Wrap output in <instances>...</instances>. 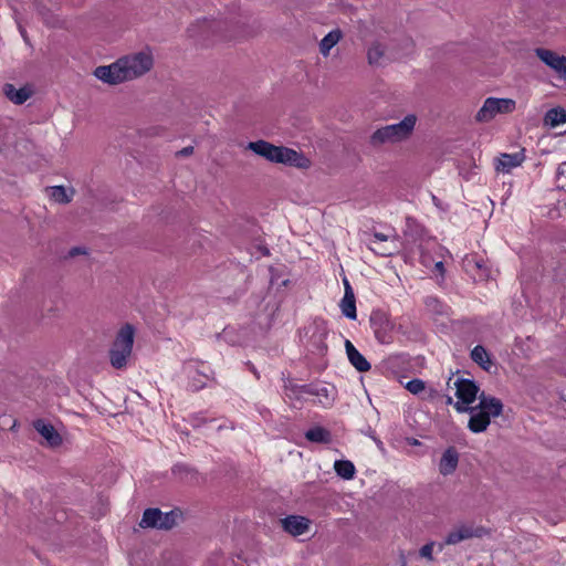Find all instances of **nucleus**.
<instances>
[{
  "mask_svg": "<svg viewBox=\"0 0 566 566\" xmlns=\"http://www.w3.org/2000/svg\"><path fill=\"white\" fill-rule=\"evenodd\" d=\"M453 406L458 412L471 413L468 428L474 433L484 432L490 426L491 418L499 417L503 411L502 401L484 391L479 395V403L475 407L462 406L460 402H454Z\"/></svg>",
  "mask_w": 566,
  "mask_h": 566,
  "instance_id": "obj_1",
  "label": "nucleus"
},
{
  "mask_svg": "<svg viewBox=\"0 0 566 566\" xmlns=\"http://www.w3.org/2000/svg\"><path fill=\"white\" fill-rule=\"evenodd\" d=\"M417 122L418 117L415 114H408L399 123L385 125L374 130L368 143L373 148L405 143L412 136Z\"/></svg>",
  "mask_w": 566,
  "mask_h": 566,
  "instance_id": "obj_2",
  "label": "nucleus"
},
{
  "mask_svg": "<svg viewBox=\"0 0 566 566\" xmlns=\"http://www.w3.org/2000/svg\"><path fill=\"white\" fill-rule=\"evenodd\" d=\"M247 149L275 164L306 169L311 161L302 153L284 146H275L266 140L250 142Z\"/></svg>",
  "mask_w": 566,
  "mask_h": 566,
  "instance_id": "obj_3",
  "label": "nucleus"
},
{
  "mask_svg": "<svg viewBox=\"0 0 566 566\" xmlns=\"http://www.w3.org/2000/svg\"><path fill=\"white\" fill-rule=\"evenodd\" d=\"M135 328L125 324L117 332L109 349V363L115 369H124L133 354Z\"/></svg>",
  "mask_w": 566,
  "mask_h": 566,
  "instance_id": "obj_4",
  "label": "nucleus"
},
{
  "mask_svg": "<svg viewBox=\"0 0 566 566\" xmlns=\"http://www.w3.org/2000/svg\"><path fill=\"white\" fill-rule=\"evenodd\" d=\"M122 64L124 78L133 81L148 73L154 66V56L150 50L130 53L118 59Z\"/></svg>",
  "mask_w": 566,
  "mask_h": 566,
  "instance_id": "obj_5",
  "label": "nucleus"
},
{
  "mask_svg": "<svg viewBox=\"0 0 566 566\" xmlns=\"http://www.w3.org/2000/svg\"><path fill=\"white\" fill-rule=\"evenodd\" d=\"M516 103L512 98L488 97L475 115L479 123H488L497 114H511L515 111Z\"/></svg>",
  "mask_w": 566,
  "mask_h": 566,
  "instance_id": "obj_6",
  "label": "nucleus"
},
{
  "mask_svg": "<svg viewBox=\"0 0 566 566\" xmlns=\"http://www.w3.org/2000/svg\"><path fill=\"white\" fill-rule=\"evenodd\" d=\"M490 534L483 526H475L473 523H459L452 527L444 538L446 545H457L460 542L471 538H482Z\"/></svg>",
  "mask_w": 566,
  "mask_h": 566,
  "instance_id": "obj_7",
  "label": "nucleus"
},
{
  "mask_svg": "<svg viewBox=\"0 0 566 566\" xmlns=\"http://www.w3.org/2000/svg\"><path fill=\"white\" fill-rule=\"evenodd\" d=\"M370 325L379 343H392L395 325L388 315L382 312H374L370 316Z\"/></svg>",
  "mask_w": 566,
  "mask_h": 566,
  "instance_id": "obj_8",
  "label": "nucleus"
},
{
  "mask_svg": "<svg viewBox=\"0 0 566 566\" xmlns=\"http://www.w3.org/2000/svg\"><path fill=\"white\" fill-rule=\"evenodd\" d=\"M535 54L545 65L555 71L560 78L566 80L565 55H559L556 52L544 48L535 49Z\"/></svg>",
  "mask_w": 566,
  "mask_h": 566,
  "instance_id": "obj_9",
  "label": "nucleus"
},
{
  "mask_svg": "<svg viewBox=\"0 0 566 566\" xmlns=\"http://www.w3.org/2000/svg\"><path fill=\"white\" fill-rule=\"evenodd\" d=\"M454 387L457 389L455 396L458 397V401L462 406L470 407V405L478 398L481 392L476 384L471 379L458 378L454 381Z\"/></svg>",
  "mask_w": 566,
  "mask_h": 566,
  "instance_id": "obj_10",
  "label": "nucleus"
},
{
  "mask_svg": "<svg viewBox=\"0 0 566 566\" xmlns=\"http://www.w3.org/2000/svg\"><path fill=\"white\" fill-rule=\"evenodd\" d=\"M122 64L117 60L116 62L109 65H101L94 70V75L101 80L102 82L109 85H117L123 82H126L124 78Z\"/></svg>",
  "mask_w": 566,
  "mask_h": 566,
  "instance_id": "obj_11",
  "label": "nucleus"
},
{
  "mask_svg": "<svg viewBox=\"0 0 566 566\" xmlns=\"http://www.w3.org/2000/svg\"><path fill=\"white\" fill-rule=\"evenodd\" d=\"M463 268L468 273L472 274L475 280H486L490 276V271L485 262L475 254L467 255L463 259Z\"/></svg>",
  "mask_w": 566,
  "mask_h": 566,
  "instance_id": "obj_12",
  "label": "nucleus"
},
{
  "mask_svg": "<svg viewBox=\"0 0 566 566\" xmlns=\"http://www.w3.org/2000/svg\"><path fill=\"white\" fill-rule=\"evenodd\" d=\"M281 523L285 532L293 536H298L308 531L311 521L304 516L289 515L281 520Z\"/></svg>",
  "mask_w": 566,
  "mask_h": 566,
  "instance_id": "obj_13",
  "label": "nucleus"
},
{
  "mask_svg": "<svg viewBox=\"0 0 566 566\" xmlns=\"http://www.w3.org/2000/svg\"><path fill=\"white\" fill-rule=\"evenodd\" d=\"M524 160L525 155L523 150L514 154H501L496 158L495 169L509 174L513 168L521 166Z\"/></svg>",
  "mask_w": 566,
  "mask_h": 566,
  "instance_id": "obj_14",
  "label": "nucleus"
},
{
  "mask_svg": "<svg viewBox=\"0 0 566 566\" xmlns=\"http://www.w3.org/2000/svg\"><path fill=\"white\" fill-rule=\"evenodd\" d=\"M458 463L459 452L454 447H449L440 459L439 471L444 476L450 475L457 470Z\"/></svg>",
  "mask_w": 566,
  "mask_h": 566,
  "instance_id": "obj_15",
  "label": "nucleus"
},
{
  "mask_svg": "<svg viewBox=\"0 0 566 566\" xmlns=\"http://www.w3.org/2000/svg\"><path fill=\"white\" fill-rule=\"evenodd\" d=\"M34 428L46 440L50 447L56 448L62 444V437L51 423H46L43 420H36L34 422Z\"/></svg>",
  "mask_w": 566,
  "mask_h": 566,
  "instance_id": "obj_16",
  "label": "nucleus"
},
{
  "mask_svg": "<svg viewBox=\"0 0 566 566\" xmlns=\"http://www.w3.org/2000/svg\"><path fill=\"white\" fill-rule=\"evenodd\" d=\"M345 349L348 360L358 371L366 373L370 369V364L348 339L345 340Z\"/></svg>",
  "mask_w": 566,
  "mask_h": 566,
  "instance_id": "obj_17",
  "label": "nucleus"
},
{
  "mask_svg": "<svg viewBox=\"0 0 566 566\" xmlns=\"http://www.w3.org/2000/svg\"><path fill=\"white\" fill-rule=\"evenodd\" d=\"M3 94L15 105H21L30 98L32 92L27 87L17 90L13 84L7 83L3 85Z\"/></svg>",
  "mask_w": 566,
  "mask_h": 566,
  "instance_id": "obj_18",
  "label": "nucleus"
},
{
  "mask_svg": "<svg viewBox=\"0 0 566 566\" xmlns=\"http://www.w3.org/2000/svg\"><path fill=\"white\" fill-rule=\"evenodd\" d=\"M343 33L339 29L328 32L319 42V52L324 56H328L331 50L340 41Z\"/></svg>",
  "mask_w": 566,
  "mask_h": 566,
  "instance_id": "obj_19",
  "label": "nucleus"
},
{
  "mask_svg": "<svg viewBox=\"0 0 566 566\" xmlns=\"http://www.w3.org/2000/svg\"><path fill=\"white\" fill-rule=\"evenodd\" d=\"M305 438L315 443H331L332 434L331 432L323 427H314L305 432Z\"/></svg>",
  "mask_w": 566,
  "mask_h": 566,
  "instance_id": "obj_20",
  "label": "nucleus"
},
{
  "mask_svg": "<svg viewBox=\"0 0 566 566\" xmlns=\"http://www.w3.org/2000/svg\"><path fill=\"white\" fill-rule=\"evenodd\" d=\"M471 358L474 363H476L484 370H490L493 363L491 360L490 354L482 345H476L471 352Z\"/></svg>",
  "mask_w": 566,
  "mask_h": 566,
  "instance_id": "obj_21",
  "label": "nucleus"
},
{
  "mask_svg": "<svg viewBox=\"0 0 566 566\" xmlns=\"http://www.w3.org/2000/svg\"><path fill=\"white\" fill-rule=\"evenodd\" d=\"M340 308L342 313L350 318L355 319L357 317L356 314V302H355V295L353 291H346L344 294V297L340 302Z\"/></svg>",
  "mask_w": 566,
  "mask_h": 566,
  "instance_id": "obj_22",
  "label": "nucleus"
},
{
  "mask_svg": "<svg viewBox=\"0 0 566 566\" xmlns=\"http://www.w3.org/2000/svg\"><path fill=\"white\" fill-rule=\"evenodd\" d=\"M161 520V511L159 509H147L142 517L139 525L143 528L157 527L159 528Z\"/></svg>",
  "mask_w": 566,
  "mask_h": 566,
  "instance_id": "obj_23",
  "label": "nucleus"
},
{
  "mask_svg": "<svg viewBox=\"0 0 566 566\" xmlns=\"http://www.w3.org/2000/svg\"><path fill=\"white\" fill-rule=\"evenodd\" d=\"M544 123L551 127H556L566 123V111L563 108H552L544 117Z\"/></svg>",
  "mask_w": 566,
  "mask_h": 566,
  "instance_id": "obj_24",
  "label": "nucleus"
},
{
  "mask_svg": "<svg viewBox=\"0 0 566 566\" xmlns=\"http://www.w3.org/2000/svg\"><path fill=\"white\" fill-rule=\"evenodd\" d=\"M385 46L379 42H374L367 51V60L370 65H380L385 56Z\"/></svg>",
  "mask_w": 566,
  "mask_h": 566,
  "instance_id": "obj_25",
  "label": "nucleus"
},
{
  "mask_svg": "<svg viewBox=\"0 0 566 566\" xmlns=\"http://www.w3.org/2000/svg\"><path fill=\"white\" fill-rule=\"evenodd\" d=\"M369 249L380 256H390L398 252L399 244H397L395 241H390L389 244L382 242L377 244H369Z\"/></svg>",
  "mask_w": 566,
  "mask_h": 566,
  "instance_id": "obj_26",
  "label": "nucleus"
},
{
  "mask_svg": "<svg viewBox=\"0 0 566 566\" xmlns=\"http://www.w3.org/2000/svg\"><path fill=\"white\" fill-rule=\"evenodd\" d=\"M334 469L336 473L343 479L350 480L355 474V467L348 460H337L335 461Z\"/></svg>",
  "mask_w": 566,
  "mask_h": 566,
  "instance_id": "obj_27",
  "label": "nucleus"
},
{
  "mask_svg": "<svg viewBox=\"0 0 566 566\" xmlns=\"http://www.w3.org/2000/svg\"><path fill=\"white\" fill-rule=\"evenodd\" d=\"M51 198L59 203H69L72 197L67 193L65 187L54 186L50 188Z\"/></svg>",
  "mask_w": 566,
  "mask_h": 566,
  "instance_id": "obj_28",
  "label": "nucleus"
},
{
  "mask_svg": "<svg viewBox=\"0 0 566 566\" xmlns=\"http://www.w3.org/2000/svg\"><path fill=\"white\" fill-rule=\"evenodd\" d=\"M177 516H178V514L175 513L174 511L165 513V514L161 512V520H160L159 528L160 530L172 528L176 525Z\"/></svg>",
  "mask_w": 566,
  "mask_h": 566,
  "instance_id": "obj_29",
  "label": "nucleus"
},
{
  "mask_svg": "<svg viewBox=\"0 0 566 566\" xmlns=\"http://www.w3.org/2000/svg\"><path fill=\"white\" fill-rule=\"evenodd\" d=\"M390 241H395L397 244H399V239L396 234L390 235V234H384L381 232H375L373 234V239L370 240L369 244L378 245V243H382V242L389 244Z\"/></svg>",
  "mask_w": 566,
  "mask_h": 566,
  "instance_id": "obj_30",
  "label": "nucleus"
},
{
  "mask_svg": "<svg viewBox=\"0 0 566 566\" xmlns=\"http://www.w3.org/2000/svg\"><path fill=\"white\" fill-rule=\"evenodd\" d=\"M556 185L558 189L566 191V161L562 163L557 168Z\"/></svg>",
  "mask_w": 566,
  "mask_h": 566,
  "instance_id": "obj_31",
  "label": "nucleus"
},
{
  "mask_svg": "<svg viewBox=\"0 0 566 566\" xmlns=\"http://www.w3.org/2000/svg\"><path fill=\"white\" fill-rule=\"evenodd\" d=\"M405 388L413 395H419L424 390L426 384L421 379H412L406 384Z\"/></svg>",
  "mask_w": 566,
  "mask_h": 566,
  "instance_id": "obj_32",
  "label": "nucleus"
},
{
  "mask_svg": "<svg viewBox=\"0 0 566 566\" xmlns=\"http://www.w3.org/2000/svg\"><path fill=\"white\" fill-rule=\"evenodd\" d=\"M433 546H434V543L433 542H430L426 545H423L420 551H419V555L426 559H428L429 562H432L433 560V555H432V552H433Z\"/></svg>",
  "mask_w": 566,
  "mask_h": 566,
  "instance_id": "obj_33",
  "label": "nucleus"
},
{
  "mask_svg": "<svg viewBox=\"0 0 566 566\" xmlns=\"http://www.w3.org/2000/svg\"><path fill=\"white\" fill-rule=\"evenodd\" d=\"M186 369L188 370L189 374L196 373L200 376H203L206 379L209 378V375L203 370H199L198 366L193 361H189L186 365Z\"/></svg>",
  "mask_w": 566,
  "mask_h": 566,
  "instance_id": "obj_34",
  "label": "nucleus"
},
{
  "mask_svg": "<svg viewBox=\"0 0 566 566\" xmlns=\"http://www.w3.org/2000/svg\"><path fill=\"white\" fill-rule=\"evenodd\" d=\"M193 154V147L187 146L176 153L177 157H187Z\"/></svg>",
  "mask_w": 566,
  "mask_h": 566,
  "instance_id": "obj_35",
  "label": "nucleus"
},
{
  "mask_svg": "<svg viewBox=\"0 0 566 566\" xmlns=\"http://www.w3.org/2000/svg\"><path fill=\"white\" fill-rule=\"evenodd\" d=\"M84 253H85V251H84V250H82L81 248H77V247H76V248H72V249L70 250L69 255H70V256H75V255L84 254Z\"/></svg>",
  "mask_w": 566,
  "mask_h": 566,
  "instance_id": "obj_36",
  "label": "nucleus"
},
{
  "mask_svg": "<svg viewBox=\"0 0 566 566\" xmlns=\"http://www.w3.org/2000/svg\"><path fill=\"white\" fill-rule=\"evenodd\" d=\"M434 269L437 272H439L441 275L444 273V265L443 262L439 261L434 264Z\"/></svg>",
  "mask_w": 566,
  "mask_h": 566,
  "instance_id": "obj_37",
  "label": "nucleus"
},
{
  "mask_svg": "<svg viewBox=\"0 0 566 566\" xmlns=\"http://www.w3.org/2000/svg\"><path fill=\"white\" fill-rule=\"evenodd\" d=\"M172 471L176 474H181L182 472H186L187 469L184 465L178 464L174 467Z\"/></svg>",
  "mask_w": 566,
  "mask_h": 566,
  "instance_id": "obj_38",
  "label": "nucleus"
},
{
  "mask_svg": "<svg viewBox=\"0 0 566 566\" xmlns=\"http://www.w3.org/2000/svg\"><path fill=\"white\" fill-rule=\"evenodd\" d=\"M248 366H249V369L255 375V377L259 378L260 376H259L255 367L250 363L248 364Z\"/></svg>",
  "mask_w": 566,
  "mask_h": 566,
  "instance_id": "obj_39",
  "label": "nucleus"
},
{
  "mask_svg": "<svg viewBox=\"0 0 566 566\" xmlns=\"http://www.w3.org/2000/svg\"><path fill=\"white\" fill-rule=\"evenodd\" d=\"M192 387H193V390H199V389H201V388H203V387H205V382H200V384H195V382H193V384H192Z\"/></svg>",
  "mask_w": 566,
  "mask_h": 566,
  "instance_id": "obj_40",
  "label": "nucleus"
},
{
  "mask_svg": "<svg viewBox=\"0 0 566 566\" xmlns=\"http://www.w3.org/2000/svg\"><path fill=\"white\" fill-rule=\"evenodd\" d=\"M344 284H345V292L353 291L347 280L344 281Z\"/></svg>",
  "mask_w": 566,
  "mask_h": 566,
  "instance_id": "obj_41",
  "label": "nucleus"
},
{
  "mask_svg": "<svg viewBox=\"0 0 566 566\" xmlns=\"http://www.w3.org/2000/svg\"><path fill=\"white\" fill-rule=\"evenodd\" d=\"M447 403H448V405L453 403V399H452V397H448V399H447Z\"/></svg>",
  "mask_w": 566,
  "mask_h": 566,
  "instance_id": "obj_42",
  "label": "nucleus"
},
{
  "mask_svg": "<svg viewBox=\"0 0 566 566\" xmlns=\"http://www.w3.org/2000/svg\"><path fill=\"white\" fill-rule=\"evenodd\" d=\"M410 443L413 444V446H418L419 441L417 439H412V441Z\"/></svg>",
  "mask_w": 566,
  "mask_h": 566,
  "instance_id": "obj_43",
  "label": "nucleus"
},
{
  "mask_svg": "<svg viewBox=\"0 0 566 566\" xmlns=\"http://www.w3.org/2000/svg\"><path fill=\"white\" fill-rule=\"evenodd\" d=\"M401 566H407V562H406V559L403 558V556H401Z\"/></svg>",
  "mask_w": 566,
  "mask_h": 566,
  "instance_id": "obj_44",
  "label": "nucleus"
}]
</instances>
